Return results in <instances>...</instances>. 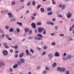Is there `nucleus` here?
I'll return each instance as SVG.
<instances>
[{"label": "nucleus", "mask_w": 74, "mask_h": 74, "mask_svg": "<svg viewBox=\"0 0 74 74\" xmlns=\"http://www.w3.org/2000/svg\"><path fill=\"white\" fill-rule=\"evenodd\" d=\"M60 36H64V34H61L60 35Z\"/></svg>", "instance_id": "nucleus-43"}, {"label": "nucleus", "mask_w": 74, "mask_h": 74, "mask_svg": "<svg viewBox=\"0 0 74 74\" xmlns=\"http://www.w3.org/2000/svg\"><path fill=\"white\" fill-rule=\"evenodd\" d=\"M43 74H46L47 73V71H45L43 72Z\"/></svg>", "instance_id": "nucleus-41"}, {"label": "nucleus", "mask_w": 74, "mask_h": 74, "mask_svg": "<svg viewBox=\"0 0 74 74\" xmlns=\"http://www.w3.org/2000/svg\"><path fill=\"white\" fill-rule=\"evenodd\" d=\"M27 5H30V2H29L27 4Z\"/></svg>", "instance_id": "nucleus-46"}, {"label": "nucleus", "mask_w": 74, "mask_h": 74, "mask_svg": "<svg viewBox=\"0 0 74 74\" xmlns=\"http://www.w3.org/2000/svg\"><path fill=\"white\" fill-rule=\"evenodd\" d=\"M57 70L58 71H60L62 72V71H65V69L64 68H61L60 67H58L57 68Z\"/></svg>", "instance_id": "nucleus-1"}, {"label": "nucleus", "mask_w": 74, "mask_h": 74, "mask_svg": "<svg viewBox=\"0 0 74 74\" xmlns=\"http://www.w3.org/2000/svg\"><path fill=\"white\" fill-rule=\"evenodd\" d=\"M60 7H61L62 9H64L65 8V5H62L61 4H60L59 5Z\"/></svg>", "instance_id": "nucleus-8"}, {"label": "nucleus", "mask_w": 74, "mask_h": 74, "mask_svg": "<svg viewBox=\"0 0 74 74\" xmlns=\"http://www.w3.org/2000/svg\"><path fill=\"white\" fill-rule=\"evenodd\" d=\"M8 15L9 16L10 18H12L14 16L13 15H12L11 13H9L8 14Z\"/></svg>", "instance_id": "nucleus-5"}, {"label": "nucleus", "mask_w": 74, "mask_h": 74, "mask_svg": "<svg viewBox=\"0 0 74 74\" xmlns=\"http://www.w3.org/2000/svg\"><path fill=\"white\" fill-rule=\"evenodd\" d=\"M44 49H47V47L46 46H45L43 47Z\"/></svg>", "instance_id": "nucleus-29"}, {"label": "nucleus", "mask_w": 74, "mask_h": 74, "mask_svg": "<svg viewBox=\"0 0 74 74\" xmlns=\"http://www.w3.org/2000/svg\"><path fill=\"white\" fill-rule=\"evenodd\" d=\"M12 5H14L15 4V2L14 1H13L11 3Z\"/></svg>", "instance_id": "nucleus-23"}, {"label": "nucleus", "mask_w": 74, "mask_h": 74, "mask_svg": "<svg viewBox=\"0 0 74 74\" xmlns=\"http://www.w3.org/2000/svg\"><path fill=\"white\" fill-rule=\"evenodd\" d=\"M17 23L18 24V25H19L20 26H22V23H21L18 22Z\"/></svg>", "instance_id": "nucleus-27"}, {"label": "nucleus", "mask_w": 74, "mask_h": 74, "mask_svg": "<svg viewBox=\"0 0 74 74\" xmlns=\"http://www.w3.org/2000/svg\"><path fill=\"white\" fill-rule=\"evenodd\" d=\"M17 32H18V33L19 32H20V30L19 29L17 28Z\"/></svg>", "instance_id": "nucleus-34"}, {"label": "nucleus", "mask_w": 74, "mask_h": 74, "mask_svg": "<svg viewBox=\"0 0 74 74\" xmlns=\"http://www.w3.org/2000/svg\"><path fill=\"white\" fill-rule=\"evenodd\" d=\"M66 55V53H64V54L62 55V57H64Z\"/></svg>", "instance_id": "nucleus-30"}, {"label": "nucleus", "mask_w": 74, "mask_h": 74, "mask_svg": "<svg viewBox=\"0 0 74 74\" xmlns=\"http://www.w3.org/2000/svg\"><path fill=\"white\" fill-rule=\"evenodd\" d=\"M5 27H6V29H8V28H9V27L8 26H6Z\"/></svg>", "instance_id": "nucleus-52"}, {"label": "nucleus", "mask_w": 74, "mask_h": 74, "mask_svg": "<svg viewBox=\"0 0 74 74\" xmlns=\"http://www.w3.org/2000/svg\"><path fill=\"white\" fill-rule=\"evenodd\" d=\"M12 52H13V50H12V49H10V53H12Z\"/></svg>", "instance_id": "nucleus-39"}, {"label": "nucleus", "mask_w": 74, "mask_h": 74, "mask_svg": "<svg viewBox=\"0 0 74 74\" xmlns=\"http://www.w3.org/2000/svg\"><path fill=\"white\" fill-rule=\"evenodd\" d=\"M38 36L39 37H43V36L41 35V34H38Z\"/></svg>", "instance_id": "nucleus-19"}, {"label": "nucleus", "mask_w": 74, "mask_h": 74, "mask_svg": "<svg viewBox=\"0 0 74 74\" xmlns=\"http://www.w3.org/2000/svg\"><path fill=\"white\" fill-rule=\"evenodd\" d=\"M24 54L23 53H22L21 54H20L19 55V58H22Z\"/></svg>", "instance_id": "nucleus-11"}, {"label": "nucleus", "mask_w": 74, "mask_h": 74, "mask_svg": "<svg viewBox=\"0 0 74 74\" xmlns=\"http://www.w3.org/2000/svg\"><path fill=\"white\" fill-rule=\"evenodd\" d=\"M40 7H41V5H38L37 7V9H38V8H40Z\"/></svg>", "instance_id": "nucleus-40"}, {"label": "nucleus", "mask_w": 74, "mask_h": 74, "mask_svg": "<svg viewBox=\"0 0 74 74\" xmlns=\"http://www.w3.org/2000/svg\"><path fill=\"white\" fill-rule=\"evenodd\" d=\"M38 32L39 33H41L42 31L44 30V29L43 28H40L39 27L38 28Z\"/></svg>", "instance_id": "nucleus-2"}, {"label": "nucleus", "mask_w": 74, "mask_h": 74, "mask_svg": "<svg viewBox=\"0 0 74 74\" xmlns=\"http://www.w3.org/2000/svg\"><path fill=\"white\" fill-rule=\"evenodd\" d=\"M8 40H11V38H10V37H8Z\"/></svg>", "instance_id": "nucleus-48"}, {"label": "nucleus", "mask_w": 74, "mask_h": 74, "mask_svg": "<svg viewBox=\"0 0 74 74\" xmlns=\"http://www.w3.org/2000/svg\"><path fill=\"white\" fill-rule=\"evenodd\" d=\"M31 73H32L31 72H28V74H31Z\"/></svg>", "instance_id": "nucleus-64"}, {"label": "nucleus", "mask_w": 74, "mask_h": 74, "mask_svg": "<svg viewBox=\"0 0 74 74\" xmlns=\"http://www.w3.org/2000/svg\"><path fill=\"white\" fill-rule=\"evenodd\" d=\"M37 49L38 50H40L41 49V48H39V47H37Z\"/></svg>", "instance_id": "nucleus-49"}, {"label": "nucleus", "mask_w": 74, "mask_h": 74, "mask_svg": "<svg viewBox=\"0 0 74 74\" xmlns=\"http://www.w3.org/2000/svg\"><path fill=\"white\" fill-rule=\"evenodd\" d=\"M45 53H46V52H43L42 54V56H43V55H45Z\"/></svg>", "instance_id": "nucleus-33"}, {"label": "nucleus", "mask_w": 74, "mask_h": 74, "mask_svg": "<svg viewBox=\"0 0 74 74\" xmlns=\"http://www.w3.org/2000/svg\"><path fill=\"white\" fill-rule=\"evenodd\" d=\"M63 59L64 60H67V59H66V58H63Z\"/></svg>", "instance_id": "nucleus-61"}, {"label": "nucleus", "mask_w": 74, "mask_h": 74, "mask_svg": "<svg viewBox=\"0 0 74 74\" xmlns=\"http://www.w3.org/2000/svg\"><path fill=\"white\" fill-rule=\"evenodd\" d=\"M47 14L48 15H52V12H49Z\"/></svg>", "instance_id": "nucleus-20"}, {"label": "nucleus", "mask_w": 74, "mask_h": 74, "mask_svg": "<svg viewBox=\"0 0 74 74\" xmlns=\"http://www.w3.org/2000/svg\"><path fill=\"white\" fill-rule=\"evenodd\" d=\"M73 30V27H70V29H69L70 32L71 31V30Z\"/></svg>", "instance_id": "nucleus-42"}, {"label": "nucleus", "mask_w": 74, "mask_h": 74, "mask_svg": "<svg viewBox=\"0 0 74 74\" xmlns=\"http://www.w3.org/2000/svg\"><path fill=\"white\" fill-rule=\"evenodd\" d=\"M55 56H59V53L58 52H56L55 53Z\"/></svg>", "instance_id": "nucleus-9"}, {"label": "nucleus", "mask_w": 74, "mask_h": 74, "mask_svg": "<svg viewBox=\"0 0 74 74\" xmlns=\"http://www.w3.org/2000/svg\"><path fill=\"white\" fill-rule=\"evenodd\" d=\"M67 16L68 18H69L71 17V14H70V12H69L67 14Z\"/></svg>", "instance_id": "nucleus-4"}, {"label": "nucleus", "mask_w": 74, "mask_h": 74, "mask_svg": "<svg viewBox=\"0 0 74 74\" xmlns=\"http://www.w3.org/2000/svg\"><path fill=\"white\" fill-rule=\"evenodd\" d=\"M58 29V27H55V29H56V30H57V29Z\"/></svg>", "instance_id": "nucleus-56"}, {"label": "nucleus", "mask_w": 74, "mask_h": 74, "mask_svg": "<svg viewBox=\"0 0 74 74\" xmlns=\"http://www.w3.org/2000/svg\"><path fill=\"white\" fill-rule=\"evenodd\" d=\"M58 16H59V17H62V16L60 14H59L58 15Z\"/></svg>", "instance_id": "nucleus-55"}, {"label": "nucleus", "mask_w": 74, "mask_h": 74, "mask_svg": "<svg viewBox=\"0 0 74 74\" xmlns=\"http://www.w3.org/2000/svg\"><path fill=\"white\" fill-rule=\"evenodd\" d=\"M29 12V10H27L26 12V14H27Z\"/></svg>", "instance_id": "nucleus-51"}, {"label": "nucleus", "mask_w": 74, "mask_h": 74, "mask_svg": "<svg viewBox=\"0 0 74 74\" xmlns=\"http://www.w3.org/2000/svg\"><path fill=\"white\" fill-rule=\"evenodd\" d=\"M52 45H55V42H53L51 43Z\"/></svg>", "instance_id": "nucleus-36"}, {"label": "nucleus", "mask_w": 74, "mask_h": 74, "mask_svg": "<svg viewBox=\"0 0 74 74\" xmlns=\"http://www.w3.org/2000/svg\"><path fill=\"white\" fill-rule=\"evenodd\" d=\"M26 53L27 55H30V53H29V51L28 50L26 51Z\"/></svg>", "instance_id": "nucleus-15"}, {"label": "nucleus", "mask_w": 74, "mask_h": 74, "mask_svg": "<svg viewBox=\"0 0 74 74\" xmlns=\"http://www.w3.org/2000/svg\"><path fill=\"white\" fill-rule=\"evenodd\" d=\"M9 70L10 71H12V69L11 68L9 69Z\"/></svg>", "instance_id": "nucleus-50"}, {"label": "nucleus", "mask_w": 74, "mask_h": 74, "mask_svg": "<svg viewBox=\"0 0 74 74\" xmlns=\"http://www.w3.org/2000/svg\"><path fill=\"white\" fill-rule=\"evenodd\" d=\"M56 63H54L52 66L53 67H55V66H56Z\"/></svg>", "instance_id": "nucleus-18"}, {"label": "nucleus", "mask_w": 74, "mask_h": 74, "mask_svg": "<svg viewBox=\"0 0 74 74\" xmlns=\"http://www.w3.org/2000/svg\"><path fill=\"white\" fill-rule=\"evenodd\" d=\"M71 56L69 55L67 56V59H70L71 58Z\"/></svg>", "instance_id": "nucleus-32"}, {"label": "nucleus", "mask_w": 74, "mask_h": 74, "mask_svg": "<svg viewBox=\"0 0 74 74\" xmlns=\"http://www.w3.org/2000/svg\"><path fill=\"white\" fill-rule=\"evenodd\" d=\"M52 21L53 22H55V21H56V18H53Z\"/></svg>", "instance_id": "nucleus-35"}, {"label": "nucleus", "mask_w": 74, "mask_h": 74, "mask_svg": "<svg viewBox=\"0 0 74 74\" xmlns=\"http://www.w3.org/2000/svg\"><path fill=\"white\" fill-rule=\"evenodd\" d=\"M20 61L22 63H24L25 62V60L21 58L20 59Z\"/></svg>", "instance_id": "nucleus-16"}, {"label": "nucleus", "mask_w": 74, "mask_h": 74, "mask_svg": "<svg viewBox=\"0 0 74 74\" xmlns=\"http://www.w3.org/2000/svg\"><path fill=\"white\" fill-rule=\"evenodd\" d=\"M21 2H23V1H24V0H20Z\"/></svg>", "instance_id": "nucleus-60"}, {"label": "nucleus", "mask_w": 74, "mask_h": 74, "mask_svg": "<svg viewBox=\"0 0 74 74\" xmlns=\"http://www.w3.org/2000/svg\"><path fill=\"white\" fill-rule=\"evenodd\" d=\"M17 67H18V64H16L14 65V66H13V68H14V69H15Z\"/></svg>", "instance_id": "nucleus-12"}, {"label": "nucleus", "mask_w": 74, "mask_h": 74, "mask_svg": "<svg viewBox=\"0 0 74 74\" xmlns=\"http://www.w3.org/2000/svg\"><path fill=\"white\" fill-rule=\"evenodd\" d=\"M13 28H11L10 29V32H13Z\"/></svg>", "instance_id": "nucleus-26"}, {"label": "nucleus", "mask_w": 74, "mask_h": 74, "mask_svg": "<svg viewBox=\"0 0 74 74\" xmlns=\"http://www.w3.org/2000/svg\"><path fill=\"white\" fill-rule=\"evenodd\" d=\"M4 34H3L2 35V37H4Z\"/></svg>", "instance_id": "nucleus-59"}, {"label": "nucleus", "mask_w": 74, "mask_h": 74, "mask_svg": "<svg viewBox=\"0 0 74 74\" xmlns=\"http://www.w3.org/2000/svg\"><path fill=\"white\" fill-rule=\"evenodd\" d=\"M31 25L33 28H36V24L34 23H32L31 24Z\"/></svg>", "instance_id": "nucleus-7"}, {"label": "nucleus", "mask_w": 74, "mask_h": 74, "mask_svg": "<svg viewBox=\"0 0 74 74\" xmlns=\"http://www.w3.org/2000/svg\"><path fill=\"white\" fill-rule=\"evenodd\" d=\"M30 52H32V53H34V51L33 50V49H31L30 50Z\"/></svg>", "instance_id": "nucleus-25"}, {"label": "nucleus", "mask_w": 74, "mask_h": 74, "mask_svg": "<svg viewBox=\"0 0 74 74\" xmlns=\"http://www.w3.org/2000/svg\"><path fill=\"white\" fill-rule=\"evenodd\" d=\"M15 21V18H14L13 20H11V21L13 22V21Z\"/></svg>", "instance_id": "nucleus-45"}, {"label": "nucleus", "mask_w": 74, "mask_h": 74, "mask_svg": "<svg viewBox=\"0 0 74 74\" xmlns=\"http://www.w3.org/2000/svg\"><path fill=\"white\" fill-rule=\"evenodd\" d=\"M32 39V37H29V38H28V39L29 40H31V39Z\"/></svg>", "instance_id": "nucleus-54"}, {"label": "nucleus", "mask_w": 74, "mask_h": 74, "mask_svg": "<svg viewBox=\"0 0 74 74\" xmlns=\"http://www.w3.org/2000/svg\"><path fill=\"white\" fill-rule=\"evenodd\" d=\"M47 23L48 24V25H50V24L51 25H54V23H52L51 22H50L49 21H47Z\"/></svg>", "instance_id": "nucleus-6"}, {"label": "nucleus", "mask_w": 74, "mask_h": 74, "mask_svg": "<svg viewBox=\"0 0 74 74\" xmlns=\"http://www.w3.org/2000/svg\"><path fill=\"white\" fill-rule=\"evenodd\" d=\"M3 53L4 55H7L8 52L6 50H3Z\"/></svg>", "instance_id": "nucleus-3"}, {"label": "nucleus", "mask_w": 74, "mask_h": 74, "mask_svg": "<svg viewBox=\"0 0 74 74\" xmlns=\"http://www.w3.org/2000/svg\"><path fill=\"white\" fill-rule=\"evenodd\" d=\"M48 56L49 58L50 59H51V58H52V54H51L49 55Z\"/></svg>", "instance_id": "nucleus-17"}, {"label": "nucleus", "mask_w": 74, "mask_h": 74, "mask_svg": "<svg viewBox=\"0 0 74 74\" xmlns=\"http://www.w3.org/2000/svg\"><path fill=\"white\" fill-rule=\"evenodd\" d=\"M41 40V38H39L38 39V40Z\"/></svg>", "instance_id": "nucleus-63"}, {"label": "nucleus", "mask_w": 74, "mask_h": 74, "mask_svg": "<svg viewBox=\"0 0 74 74\" xmlns=\"http://www.w3.org/2000/svg\"><path fill=\"white\" fill-rule=\"evenodd\" d=\"M41 25V22H38L37 23V25L38 26H39V25Z\"/></svg>", "instance_id": "nucleus-21"}, {"label": "nucleus", "mask_w": 74, "mask_h": 74, "mask_svg": "<svg viewBox=\"0 0 74 74\" xmlns=\"http://www.w3.org/2000/svg\"><path fill=\"white\" fill-rule=\"evenodd\" d=\"M40 10L42 12H44V9L43 8H41Z\"/></svg>", "instance_id": "nucleus-14"}, {"label": "nucleus", "mask_w": 74, "mask_h": 74, "mask_svg": "<svg viewBox=\"0 0 74 74\" xmlns=\"http://www.w3.org/2000/svg\"><path fill=\"white\" fill-rule=\"evenodd\" d=\"M46 33V32H45V30H44L43 32V34H45Z\"/></svg>", "instance_id": "nucleus-38"}, {"label": "nucleus", "mask_w": 74, "mask_h": 74, "mask_svg": "<svg viewBox=\"0 0 74 74\" xmlns=\"http://www.w3.org/2000/svg\"><path fill=\"white\" fill-rule=\"evenodd\" d=\"M46 70H49V69H48V67H46Z\"/></svg>", "instance_id": "nucleus-57"}, {"label": "nucleus", "mask_w": 74, "mask_h": 74, "mask_svg": "<svg viewBox=\"0 0 74 74\" xmlns=\"http://www.w3.org/2000/svg\"><path fill=\"white\" fill-rule=\"evenodd\" d=\"M36 13L34 14H33V16H36Z\"/></svg>", "instance_id": "nucleus-62"}, {"label": "nucleus", "mask_w": 74, "mask_h": 74, "mask_svg": "<svg viewBox=\"0 0 74 74\" xmlns=\"http://www.w3.org/2000/svg\"><path fill=\"white\" fill-rule=\"evenodd\" d=\"M47 10H48V11H51V8H47Z\"/></svg>", "instance_id": "nucleus-31"}, {"label": "nucleus", "mask_w": 74, "mask_h": 74, "mask_svg": "<svg viewBox=\"0 0 74 74\" xmlns=\"http://www.w3.org/2000/svg\"><path fill=\"white\" fill-rule=\"evenodd\" d=\"M17 63L18 64H19V65H20L21 64V62L18 61L17 62Z\"/></svg>", "instance_id": "nucleus-24"}, {"label": "nucleus", "mask_w": 74, "mask_h": 74, "mask_svg": "<svg viewBox=\"0 0 74 74\" xmlns=\"http://www.w3.org/2000/svg\"><path fill=\"white\" fill-rule=\"evenodd\" d=\"M29 30V29L28 28H26L25 29V31L26 32H28Z\"/></svg>", "instance_id": "nucleus-13"}, {"label": "nucleus", "mask_w": 74, "mask_h": 74, "mask_svg": "<svg viewBox=\"0 0 74 74\" xmlns=\"http://www.w3.org/2000/svg\"><path fill=\"white\" fill-rule=\"evenodd\" d=\"M37 69H40L41 68L39 66L37 67Z\"/></svg>", "instance_id": "nucleus-58"}, {"label": "nucleus", "mask_w": 74, "mask_h": 74, "mask_svg": "<svg viewBox=\"0 0 74 74\" xmlns=\"http://www.w3.org/2000/svg\"><path fill=\"white\" fill-rule=\"evenodd\" d=\"M3 45H5V48H7V49L9 48V47H8L6 46V45H7V44L6 43H3Z\"/></svg>", "instance_id": "nucleus-10"}, {"label": "nucleus", "mask_w": 74, "mask_h": 74, "mask_svg": "<svg viewBox=\"0 0 74 74\" xmlns=\"http://www.w3.org/2000/svg\"><path fill=\"white\" fill-rule=\"evenodd\" d=\"M32 32V30H30L29 31V33H30V34H31Z\"/></svg>", "instance_id": "nucleus-53"}, {"label": "nucleus", "mask_w": 74, "mask_h": 74, "mask_svg": "<svg viewBox=\"0 0 74 74\" xmlns=\"http://www.w3.org/2000/svg\"><path fill=\"white\" fill-rule=\"evenodd\" d=\"M14 48L15 49H16L17 48H18V46H14Z\"/></svg>", "instance_id": "nucleus-44"}, {"label": "nucleus", "mask_w": 74, "mask_h": 74, "mask_svg": "<svg viewBox=\"0 0 74 74\" xmlns=\"http://www.w3.org/2000/svg\"><path fill=\"white\" fill-rule=\"evenodd\" d=\"M66 74H69V71H67L66 72Z\"/></svg>", "instance_id": "nucleus-47"}, {"label": "nucleus", "mask_w": 74, "mask_h": 74, "mask_svg": "<svg viewBox=\"0 0 74 74\" xmlns=\"http://www.w3.org/2000/svg\"><path fill=\"white\" fill-rule=\"evenodd\" d=\"M35 4H36V2H35V1H33L32 2V5H34Z\"/></svg>", "instance_id": "nucleus-22"}, {"label": "nucleus", "mask_w": 74, "mask_h": 74, "mask_svg": "<svg viewBox=\"0 0 74 74\" xmlns=\"http://www.w3.org/2000/svg\"><path fill=\"white\" fill-rule=\"evenodd\" d=\"M18 54H16L14 56V57L16 58H18Z\"/></svg>", "instance_id": "nucleus-28"}, {"label": "nucleus", "mask_w": 74, "mask_h": 74, "mask_svg": "<svg viewBox=\"0 0 74 74\" xmlns=\"http://www.w3.org/2000/svg\"><path fill=\"white\" fill-rule=\"evenodd\" d=\"M52 2L54 4H55V2L54 1V0H52Z\"/></svg>", "instance_id": "nucleus-37"}]
</instances>
